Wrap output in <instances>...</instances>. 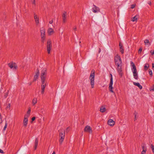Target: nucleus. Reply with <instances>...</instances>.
<instances>
[{
	"label": "nucleus",
	"instance_id": "nucleus-3",
	"mask_svg": "<svg viewBox=\"0 0 154 154\" xmlns=\"http://www.w3.org/2000/svg\"><path fill=\"white\" fill-rule=\"evenodd\" d=\"M131 70L133 73L134 78L136 80H138V77L136 67L132 61L131 62Z\"/></svg>",
	"mask_w": 154,
	"mask_h": 154
},
{
	"label": "nucleus",
	"instance_id": "nucleus-54",
	"mask_svg": "<svg viewBox=\"0 0 154 154\" xmlns=\"http://www.w3.org/2000/svg\"><path fill=\"white\" fill-rule=\"evenodd\" d=\"M68 128H66V130H67V129H68Z\"/></svg>",
	"mask_w": 154,
	"mask_h": 154
},
{
	"label": "nucleus",
	"instance_id": "nucleus-28",
	"mask_svg": "<svg viewBox=\"0 0 154 154\" xmlns=\"http://www.w3.org/2000/svg\"><path fill=\"white\" fill-rule=\"evenodd\" d=\"M120 52L122 54H123L124 52V50L123 47L120 48Z\"/></svg>",
	"mask_w": 154,
	"mask_h": 154
},
{
	"label": "nucleus",
	"instance_id": "nucleus-11",
	"mask_svg": "<svg viewBox=\"0 0 154 154\" xmlns=\"http://www.w3.org/2000/svg\"><path fill=\"white\" fill-rule=\"evenodd\" d=\"M84 131L85 132H92V130L89 126L87 125L85 126L84 129Z\"/></svg>",
	"mask_w": 154,
	"mask_h": 154
},
{
	"label": "nucleus",
	"instance_id": "nucleus-37",
	"mask_svg": "<svg viewBox=\"0 0 154 154\" xmlns=\"http://www.w3.org/2000/svg\"><path fill=\"white\" fill-rule=\"evenodd\" d=\"M46 86V84H42L41 87H44L45 88Z\"/></svg>",
	"mask_w": 154,
	"mask_h": 154
},
{
	"label": "nucleus",
	"instance_id": "nucleus-2",
	"mask_svg": "<svg viewBox=\"0 0 154 154\" xmlns=\"http://www.w3.org/2000/svg\"><path fill=\"white\" fill-rule=\"evenodd\" d=\"M47 74V69L45 68H44L42 70L41 74L42 84H46L45 79Z\"/></svg>",
	"mask_w": 154,
	"mask_h": 154
},
{
	"label": "nucleus",
	"instance_id": "nucleus-33",
	"mask_svg": "<svg viewBox=\"0 0 154 154\" xmlns=\"http://www.w3.org/2000/svg\"><path fill=\"white\" fill-rule=\"evenodd\" d=\"M135 5L133 4L131 5V9H133L135 6Z\"/></svg>",
	"mask_w": 154,
	"mask_h": 154
},
{
	"label": "nucleus",
	"instance_id": "nucleus-34",
	"mask_svg": "<svg viewBox=\"0 0 154 154\" xmlns=\"http://www.w3.org/2000/svg\"><path fill=\"white\" fill-rule=\"evenodd\" d=\"M146 150H143L141 152V154H145L146 153Z\"/></svg>",
	"mask_w": 154,
	"mask_h": 154
},
{
	"label": "nucleus",
	"instance_id": "nucleus-51",
	"mask_svg": "<svg viewBox=\"0 0 154 154\" xmlns=\"http://www.w3.org/2000/svg\"><path fill=\"white\" fill-rule=\"evenodd\" d=\"M52 154H55V152L54 151Z\"/></svg>",
	"mask_w": 154,
	"mask_h": 154
},
{
	"label": "nucleus",
	"instance_id": "nucleus-15",
	"mask_svg": "<svg viewBox=\"0 0 154 154\" xmlns=\"http://www.w3.org/2000/svg\"><path fill=\"white\" fill-rule=\"evenodd\" d=\"M39 75V71L37 69V72H36V74L34 75V77L33 81H35L38 78V77Z\"/></svg>",
	"mask_w": 154,
	"mask_h": 154
},
{
	"label": "nucleus",
	"instance_id": "nucleus-4",
	"mask_svg": "<svg viewBox=\"0 0 154 154\" xmlns=\"http://www.w3.org/2000/svg\"><path fill=\"white\" fill-rule=\"evenodd\" d=\"M94 69L92 70L89 77L90 83L92 88H93L94 86Z\"/></svg>",
	"mask_w": 154,
	"mask_h": 154
},
{
	"label": "nucleus",
	"instance_id": "nucleus-35",
	"mask_svg": "<svg viewBox=\"0 0 154 154\" xmlns=\"http://www.w3.org/2000/svg\"><path fill=\"white\" fill-rule=\"evenodd\" d=\"M151 148L152 150H154V146L152 144H151Z\"/></svg>",
	"mask_w": 154,
	"mask_h": 154
},
{
	"label": "nucleus",
	"instance_id": "nucleus-42",
	"mask_svg": "<svg viewBox=\"0 0 154 154\" xmlns=\"http://www.w3.org/2000/svg\"><path fill=\"white\" fill-rule=\"evenodd\" d=\"M119 46L120 48L123 47L122 45L120 42L119 43Z\"/></svg>",
	"mask_w": 154,
	"mask_h": 154
},
{
	"label": "nucleus",
	"instance_id": "nucleus-13",
	"mask_svg": "<svg viewBox=\"0 0 154 154\" xmlns=\"http://www.w3.org/2000/svg\"><path fill=\"white\" fill-rule=\"evenodd\" d=\"M108 124L111 126H112L114 125L115 122L112 119H109L108 121Z\"/></svg>",
	"mask_w": 154,
	"mask_h": 154
},
{
	"label": "nucleus",
	"instance_id": "nucleus-23",
	"mask_svg": "<svg viewBox=\"0 0 154 154\" xmlns=\"http://www.w3.org/2000/svg\"><path fill=\"white\" fill-rule=\"evenodd\" d=\"M149 67V65L148 63H146L145 64L144 66V68L145 70H146L148 69Z\"/></svg>",
	"mask_w": 154,
	"mask_h": 154
},
{
	"label": "nucleus",
	"instance_id": "nucleus-38",
	"mask_svg": "<svg viewBox=\"0 0 154 154\" xmlns=\"http://www.w3.org/2000/svg\"><path fill=\"white\" fill-rule=\"evenodd\" d=\"M10 104L9 103L8 105L7 106V109H10Z\"/></svg>",
	"mask_w": 154,
	"mask_h": 154
},
{
	"label": "nucleus",
	"instance_id": "nucleus-5",
	"mask_svg": "<svg viewBox=\"0 0 154 154\" xmlns=\"http://www.w3.org/2000/svg\"><path fill=\"white\" fill-rule=\"evenodd\" d=\"M61 131L60 132L59 136L60 139L59 140L60 144H61L63 142L65 136V132L64 129L62 128L61 129Z\"/></svg>",
	"mask_w": 154,
	"mask_h": 154
},
{
	"label": "nucleus",
	"instance_id": "nucleus-6",
	"mask_svg": "<svg viewBox=\"0 0 154 154\" xmlns=\"http://www.w3.org/2000/svg\"><path fill=\"white\" fill-rule=\"evenodd\" d=\"M111 77L110 79V82L109 84V91L112 93H113L114 91L112 90V85H113V78L112 74H110Z\"/></svg>",
	"mask_w": 154,
	"mask_h": 154
},
{
	"label": "nucleus",
	"instance_id": "nucleus-1",
	"mask_svg": "<svg viewBox=\"0 0 154 154\" xmlns=\"http://www.w3.org/2000/svg\"><path fill=\"white\" fill-rule=\"evenodd\" d=\"M115 62L117 67L118 72L119 75L122 76V61L121 57L117 55L115 56Z\"/></svg>",
	"mask_w": 154,
	"mask_h": 154
},
{
	"label": "nucleus",
	"instance_id": "nucleus-30",
	"mask_svg": "<svg viewBox=\"0 0 154 154\" xmlns=\"http://www.w3.org/2000/svg\"><path fill=\"white\" fill-rule=\"evenodd\" d=\"M149 74L150 75H151V76L152 75V70H151V69H149Z\"/></svg>",
	"mask_w": 154,
	"mask_h": 154
},
{
	"label": "nucleus",
	"instance_id": "nucleus-46",
	"mask_svg": "<svg viewBox=\"0 0 154 154\" xmlns=\"http://www.w3.org/2000/svg\"><path fill=\"white\" fill-rule=\"evenodd\" d=\"M76 27H75L73 29L75 31L76 30Z\"/></svg>",
	"mask_w": 154,
	"mask_h": 154
},
{
	"label": "nucleus",
	"instance_id": "nucleus-48",
	"mask_svg": "<svg viewBox=\"0 0 154 154\" xmlns=\"http://www.w3.org/2000/svg\"><path fill=\"white\" fill-rule=\"evenodd\" d=\"M152 68H154V63H152Z\"/></svg>",
	"mask_w": 154,
	"mask_h": 154
},
{
	"label": "nucleus",
	"instance_id": "nucleus-14",
	"mask_svg": "<svg viewBox=\"0 0 154 154\" xmlns=\"http://www.w3.org/2000/svg\"><path fill=\"white\" fill-rule=\"evenodd\" d=\"M34 17L36 24L38 25L39 23V18L35 13L34 14Z\"/></svg>",
	"mask_w": 154,
	"mask_h": 154
},
{
	"label": "nucleus",
	"instance_id": "nucleus-22",
	"mask_svg": "<svg viewBox=\"0 0 154 154\" xmlns=\"http://www.w3.org/2000/svg\"><path fill=\"white\" fill-rule=\"evenodd\" d=\"M144 42L146 45H148V46L150 45V43L149 42V40L146 39L144 40Z\"/></svg>",
	"mask_w": 154,
	"mask_h": 154
},
{
	"label": "nucleus",
	"instance_id": "nucleus-53",
	"mask_svg": "<svg viewBox=\"0 0 154 154\" xmlns=\"http://www.w3.org/2000/svg\"><path fill=\"white\" fill-rule=\"evenodd\" d=\"M31 83H30L29 84V85H31Z\"/></svg>",
	"mask_w": 154,
	"mask_h": 154
},
{
	"label": "nucleus",
	"instance_id": "nucleus-31",
	"mask_svg": "<svg viewBox=\"0 0 154 154\" xmlns=\"http://www.w3.org/2000/svg\"><path fill=\"white\" fill-rule=\"evenodd\" d=\"M7 122H6L5 123V125L4 128L3 130H4V131L5 130L6 128H7Z\"/></svg>",
	"mask_w": 154,
	"mask_h": 154
},
{
	"label": "nucleus",
	"instance_id": "nucleus-26",
	"mask_svg": "<svg viewBox=\"0 0 154 154\" xmlns=\"http://www.w3.org/2000/svg\"><path fill=\"white\" fill-rule=\"evenodd\" d=\"M31 2L32 4L34 5V6H35L36 5L35 0H31Z\"/></svg>",
	"mask_w": 154,
	"mask_h": 154
},
{
	"label": "nucleus",
	"instance_id": "nucleus-49",
	"mask_svg": "<svg viewBox=\"0 0 154 154\" xmlns=\"http://www.w3.org/2000/svg\"><path fill=\"white\" fill-rule=\"evenodd\" d=\"M44 90H42V91H41V93L42 94H43L44 93Z\"/></svg>",
	"mask_w": 154,
	"mask_h": 154
},
{
	"label": "nucleus",
	"instance_id": "nucleus-8",
	"mask_svg": "<svg viewBox=\"0 0 154 154\" xmlns=\"http://www.w3.org/2000/svg\"><path fill=\"white\" fill-rule=\"evenodd\" d=\"M51 42L50 40L49 39L47 42V50L48 54H50L51 51Z\"/></svg>",
	"mask_w": 154,
	"mask_h": 154
},
{
	"label": "nucleus",
	"instance_id": "nucleus-7",
	"mask_svg": "<svg viewBox=\"0 0 154 154\" xmlns=\"http://www.w3.org/2000/svg\"><path fill=\"white\" fill-rule=\"evenodd\" d=\"M29 117V115L27 114H25L24 116V119L23 120V125L25 127H26L28 124V117Z\"/></svg>",
	"mask_w": 154,
	"mask_h": 154
},
{
	"label": "nucleus",
	"instance_id": "nucleus-39",
	"mask_svg": "<svg viewBox=\"0 0 154 154\" xmlns=\"http://www.w3.org/2000/svg\"><path fill=\"white\" fill-rule=\"evenodd\" d=\"M141 51H142V49L140 48L139 50L138 53H141Z\"/></svg>",
	"mask_w": 154,
	"mask_h": 154
},
{
	"label": "nucleus",
	"instance_id": "nucleus-29",
	"mask_svg": "<svg viewBox=\"0 0 154 154\" xmlns=\"http://www.w3.org/2000/svg\"><path fill=\"white\" fill-rule=\"evenodd\" d=\"M149 90L150 91H154V85L149 88Z\"/></svg>",
	"mask_w": 154,
	"mask_h": 154
},
{
	"label": "nucleus",
	"instance_id": "nucleus-9",
	"mask_svg": "<svg viewBox=\"0 0 154 154\" xmlns=\"http://www.w3.org/2000/svg\"><path fill=\"white\" fill-rule=\"evenodd\" d=\"M92 11L94 13H98L100 12V9L99 7L96 6L94 4Z\"/></svg>",
	"mask_w": 154,
	"mask_h": 154
},
{
	"label": "nucleus",
	"instance_id": "nucleus-19",
	"mask_svg": "<svg viewBox=\"0 0 154 154\" xmlns=\"http://www.w3.org/2000/svg\"><path fill=\"white\" fill-rule=\"evenodd\" d=\"M48 32L49 35H51L54 32V31L52 28H49L48 29Z\"/></svg>",
	"mask_w": 154,
	"mask_h": 154
},
{
	"label": "nucleus",
	"instance_id": "nucleus-36",
	"mask_svg": "<svg viewBox=\"0 0 154 154\" xmlns=\"http://www.w3.org/2000/svg\"><path fill=\"white\" fill-rule=\"evenodd\" d=\"M150 53L152 55H153L154 54V51L153 50H151L150 51Z\"/></svg>",
	"mask_w": 154,
	"mask_h": 154
},
{
	"label": "nucleus",
	"instance_id": "nucleus-21",
	"mask_svg": "<svg viewBox=\"0 0 154 154\" xmlns=\"http://www.w3.org/2000/svg\"><path fill=\"white\" fill-rule=\"evenodd\" d=\"M141 146L143 150H147L146 144L145 143H142L141 145Z\"/></svg>",
	"mask_w": 154,
	"mask_h": 154
},
{
	"label": "nucleus",
	"instance_id": "nucleus-18",
	"mask_svg": "<svg viewBox=\"0 0 154 154\" xmlns=\"http://www.w3.org/2000/svg\"><path fill=\"white\" fill-rule=\"evenodd\" d=\"M139 17V16L138 15H136L134 17L132 18L131 20L133 21H137V19Z\"/></svg>",
	"mask_w": 154,
	"mask_h": 154
},
{
	"label": "nucleus",
	"instance_id": "nucleus-41",
	"mask_svg": "<svg viewBox=\"0 0 154 154\" xmlns=\"http://www.w3.org/2000/svg\"><path fill=\"white\" fill-rule=\"evenodd\" d=\"M53 20H51L49 21V23L50 24H51L53 23Z\"/></svg>",
	"mask_w": 154,
	"mask_h": 154
},
{
	"label": "nucleus",
	"instance_id": "nucleus-27",
	"mask_svg": "<svg viewBox=\"0 0 154 154\" xmlns=\"http://www.w3.org/2000/svg\"><path fill=\"white\" fill-rule=\"evenodd\" d=\"M45 37H41V42L43 43H44L45 41Z\"/></svg>",
	"mask_w": 154,
	"mask_h": 154
},
{
	"label": "nucleus",
	"instance_id": "nucleus-40",
	"mask_svg": "<svg viewBox=\"0 0 154 154\" xmlns=\"http://www.w3.org/2000/svg\"><path fill=\"white\" fill-rule=\"evenodd\" d=\"M0 153H3V154L4 153L3 150H2V149H0Z\"/></svg>",
	"mask_w": 154,
	"mask_h": 154
},
{
	"label": "nucleus",
	"instance_id": "nucleus-43",
	"mask_svg": "<svg viewBox=\"0 0 154 154\" xmlns=\"http://www.w3.org/2000/svg\"><path fill=\"white\" fill-rule=\"evenodd\" d=\"M35 119V117H33L32 119V121H34Z\"/></svg>",
	"mask_w": 154,
	"mask_h": 154
},
{
	"label": "nucleus",
	"instance_id": "nucleus-16",
	"mask_svg": "<svg viewBox=\"0 0 154 154\" xmlns=\"http://www.w3.org/2000/svg\"><path fill=\"white\" fill-rule=\"evenodd\" d=\"M66 12H65L62 15L63 22L64 23H65L66 21Z\"/></svg>",
	"mask_w": 154,
	"mask_h": 154
},
{
	"label": "nucleus",
	"instance_id": "nucleus-32",
	"mask_svg": "<svg viewBox=\"0 0 154 154\" xmlns=\"http://www.w3.org/2000/svg\"><path fill=\"white\" fill-rule=\"evenodd\" d=\"M31 112V110L30 109H29L28 111L27 112V114H26L28 115H29V114Z\"/></svg>",
	"mask_w": 154,
	"mask_h": 154
},
{
	"label": "nucleus",
	"instance_id": "nucleus-25",
	"mask_svg": "<svg viewBox=\"0 0 154 154\" xmlns=\"http://www.w3.org/2000/svg\"><path fill=\"white\" fill-rule=\"evenodd\" d=\"M106 108L104 107H101L100 109V111L102 112H105Z\"/></svg>",
	"mask_w": 154,
	"mask_h": 154
},
{
	"label": "nucleus",
	"instance_id": "nucleus-47",
	"mask_svg": "<svg viewBox=\"0 0 154 154\" xmlns=\"http://www.w3.org/2000/svg\"><path fill=\"white\" fill-rule=\"evenodd\" d=\"M45 89V88L44 87H42V90L44 91Z\"/></svg>",
	"mask_w": 154,
	"mask_h": 154
},
{
	"label": "nucleus",
	"instance_id": "nucleus-10",
	"mask_svg": "<svg viewBox=\"0 0 154 154\" xmlns=\"http://www.w3.org/2000/svg\"><path fill=\"white\" fill-rule=\"evenodd\" d=\"M8 65L11 69L13 68V69H16L17 68V66L15 63L13 64L12 63H9Z\"/></svg>",
	"mask_w": 154,
	"mask_h": 154
},
{
	"label": "nucleus",
	"instance_id": "nucleus-44",
	"mask_svg": "<svg viewBox=\"0 0 154 154\" xmlns=\"http://www.w3.org/2000/svg\"><path fill=\"white\" fill-rule=\"evenodd\" d=\"M134 115H135V121L137 119V118H136V115H137V113H135L134 114Z\"/></svg>",
	"mask_w": 154,
	"mask_h": 154
},
{
	"label": "nucleus",
	"instance_id": "nucleus-12",
	"mask_svg": "<svg viewBox=\"0 0 154 154\" xmlns=\"http://www.w3.org/2000/svg\"><path fill=\"white\" fill-rule=\"evenodd\" d=\"M40 32L41 33V37H45V29L43 27L41 28Z\"/></svg>",
	"mask_w": 154,
	"mask_h": 154
},
{
	"label": "nucleus",
	"instance_id": "nucleus-24",
	"mask_svg": "<svg viewBox=\"0 0 154 154\" xmlns=\"http://www.w3.org/2000/svg\"><path fill=\"white\" fill-rule=\"evenodd\" d=\"M37 100L36 98H34L32 101V103L33 105H34L37 102Z\"/></svg>",
	"mask_w": 154,
	"mask_h": 154
},
{
	"label": "nucleus",
	"instance_id": "nucleus-45",
	"mask_svg": "<svg viewBox=\"0 0 154 154\" xmlns=\"http://www.w3.org/2000/svg\"><path fill=\"white\" fill-rule=\"evenodd\" d=\"M101 51V49L100 48H99V50H98V53H100Z\"/></svg>",
	"mask_w": 154,
	"mask_h": 154
},
{
	"label": "nucleus",
	"instance_id": "nucleus-50",
	"mask_svg": "<svg viewBox=\"0 0 154 154\" xmlns=\"http://www.w3.org/2000/svg\"><path fill=\"white\" fill-rule=\"evenodd\" d=\"M148 4L149 5H151V2H149Z\"/></svg>",
	"mask_w": 154,
	"mask_h": 154
},
{
	"label": "nucleus",
	"instance_id": "nucleus-20",
	"mask_svg": "<svg viewBox=\"0 0 154 154\" xmlns=\"http://www.w3.org/2000/svg\"><path fill=\"white\" fill-rule=\"evenodd\" d=\"M133 84L134 85L138 86L140 89H141L142 88V86L139 83L134 82Z\"/></svg>",
	"mask_w": 154,
	"mask_h": 154
},
{
	"label": "nucleus",
	"instance_id": "nucleus-17",
	"mask_svg": "<svg viewBox=\"0 0 154 154\" xmlns=\"http://www.w3.org/2000/svg\"><path fill=\"white\" fill-rule=\"evenodd\" d=\"M38 140L37 138H36L35 140V145L34 146V150H36V149L37 146L38 145Z\"/></svg>",
	"mask_w": 154,
	"mask_h": 154
},
{
	"label": "nucleus",
	"instance_id": "nucleus-52",
	"mask_svg": "<svg viewBox=\"0 0 154 154\" xmlns=\"http://www.w3.org/2000/svg\"><path fill=\"white\" fill-rule=\"evenodd\" d=\"M152 152H153V153H154V150H152Z\"/></svg>",
	"mask_w": 154,
	"mask_h": 154
}]
</instances>
